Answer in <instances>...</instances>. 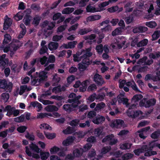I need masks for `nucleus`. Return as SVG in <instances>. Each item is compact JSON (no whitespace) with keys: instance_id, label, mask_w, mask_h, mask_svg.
<instances>
[{"instance_id":"f257e3e1","label":"nucleus","mask_w":160,"mask_h":160,"mask_svg":"<svg viewBox=\"0 0 160 160\" xmlns=\"http://www.w3.org/2000/svg\"><path fill=\"white\" fill-rule=\"evenodd\" d=\"M124 92H122L117 96V99L114 98L112 100L111 102H108L107 103V106L108 110H112L110 107V105H115L117 102V100L118 103H122L123 104L125 105L128 108L130 105H129V104L128 103V99L124 97Z\"/></svg>"},{"instance_id":"f03ea898","label":"nucleus","mask_w":160,"mask_h":160,"mask_svg":"<svg viewBox=\"0 0 160 160\" xmlns=\"http://www.w3.org/2000/svg\"><path fill=\"white\" fill-rule=\"evenodd\" d=\"M31 149L33 151H34L36 153H32L28 147L27 146L25 147L26 152V154L29 156L32 157V158L38 159L40 158V155L38 154L40 151V149L38 146L33 143H32L29 145Z\"/></svg>"},{"instance_id":"7ed1b4c3","label":"nucleus","mask_w":160,"mask_h":160,"mask_svg":"<svg viewBox=\"0 0 160 160\" xmlns=\"http://www.w3.org/2000/svg\"><path fill=\"white\" fill-rule=\"evenodd\" d=\"M136 106V104H132L128 108V109L127 112V115L132 118L138 117L142 119L145 117L146 116L140 111H137L134 112L132 109L134 108Z\"/></svg>"},{"instance_id":"20e7f679","label":"nucleus","mask_w":160,"mask_h":160,"mask_svg":"<svg viewBox=\"0 0 160 160\" xmlns=\"http://www.w3.org/2000/svg\"><path fill=\"white\" fill-rule=\"evenodd\" d=\"M18 42H12L9 45V47H5L3 49L4 52H7L9 50L11 52L10 56L12 57L14 54L15 52L19 48L20 46H19L18 43Z\"/></svg>"},{"instance_id":"39448f33","label":"nucleus","mask_w":160,"mask_h":160,"mask_svg":"<svg viewBox=\"0 0 160 160\" xmlns=\"http://www.w3.org/2000/svg\"><path fill=\"white\" fill-rule=\"evenodd\" d=\"M4 111L7 112L6 115L10 117L12 115H13L14 117H16L19 115L20 110L16 109L15 108L8 105L5 107Z\"/></svg>"},{"instance_id":"423d86ee","label":"nucleus","mask_w":160,"mask_h":160,"mask_svg":"<svg viewBox=\"0 0 160 160\" xmlns=\"http://www.w3.org/2000/svg\"><path fill=\"white\" fill-rule=\"evenodd\" d=\"M83 58L81 62L78 64V68L80 71H83L85 70L89 65L91 64L92 62L89 59Z\"/></svg>"},{"instance_id":"0eeeda50","label":"nucleus","mask_w":160,"mask_h":160,"mask_svg":"<svg viewBox=\"0 0 160 160\" xmlns=\"http://www.w3.org/2000/svg\"><path fill=\"white\" fill-rule=\"evenodd\" d=\"M12 87V84L8 81H0V88L7 92H10Z\"/></svg>"},{"instance_id":"6e6552de","label":"nucleus","mask_w":160,"mask_h":160,"mask_svg":"<svg viewBox=\"0 0 160 160\" xmlns=\"http://www.w3.org/2000/svg\"><path fill=\"white\" fill-rule=\"evenodd\" d=\"M126 85L127 86L131 87L133 90L138 91V89L134 81H129L126 82V81H121L119 82V87L122 88Z\"/></svg>"},{"instance_id":"1a4fd4ad","label":"nucleus","mask_w":160,"mask_h":160,"mask_svg":"<svg viewBox=\"0 0 160 160\" xmlns=\"http://www.w3.org/2000/svg\"><path fill=\"white\" fill-rule=\"evenodd\" d=\"M156 101L154 99L147 100L145 99H143L140 102V106L141 107H144L146 108H148L151 106L155 105Z\"/></svg>"},{"instance_id":"9d476101","label":"nucleus","mask_w":160,"mask_h":160,"mask_svg":"<svg viewBox=\"0 0 160 160\" xmlns=\"http://www.w3.org/2000/svg\"><path fill=\"white\" fill-rule=\"evenodd\" d=\"M117 141V139L115 138L114 135L111 134L106 136L102 140V142L110 145H113L116 144Z\"/></svg>"},{"instance_id":"9b49d317","label":"nucleus","mask_w":160,"mask_h":160,"mask_svg":"<svg viewBox=\"0 0 160 160\" xmlns=\"http://www.w3.org/2000/svg\"><path fill=\"white\" fill-rule=\"evenodd\" d=\"M48 72L44 71H42L39 73L36 72L33 75L34 79L33 80H38V79H36V78H39V80H44L47 78L48 76L47 75Z\"/></svg>"},{"instance_id":"f8f14e48","label":"nucleus","mask_w":160,"mask_h":160,"mask_svg":"<svg viewBox=\"0 0 160 160\" xmlns=\"http://www.w3.org/2000/svg\"><path fill=\"white\" fill-rule=\"evenodd\" d=\"M124 124V122L121 119H115L112 120L110 124V126L112 128H120Z\"/></svg>"},{"instance_id":"ddd939ff","label":"nucleus","mask_w":160,"mask_h":160,"mask_svg":"<svg viewBox=\"0 0 160 160\" xmlns=\"http://www.w3.org/2000/svg\"><path fill=\"white\" fill-rule=\"evenodd\" d=\"M51 94L50 92H48L46 93L45 94H42L40 96H38V100L39 101L42 103L44 105L52 104H53V102H51L49 100H44L43 99V98L44 97L49 95H50Z\"/></svg>"},{"instance_id":"4468645a","label":"nucleus","mask_w":160,"mask_h":160,"mask_svg":"<svg viewBox=\"0 0 160 160\" xmlns=\"http://www.w3.org/2000/svg\"><path fill=\"white\" fill-rule=\"evenodd\" d=\"M87 81H83L81 83L79 81H77L74 87L75 88L80 87V90L81 91L83 92L86 90L87 87Z\"/></svg>"},{"instance_id":"2eb2a0df","label":"nucleus","mask_w":160,"mask_h":160,"mask_svg":"<svg viewBox=\"0 0 160 160\" xmlns=\"http://www.w3.org/2000/svg\"><path fill=\"white\" fill-rule=\"evenodd\" d=\"M148 30L147 27L142 26L138 25L134 27L132 32L134 33H143Z\"/></svg>"},{"instance_id":"dca6fc26","label":"nucleus","mask_w":160,"mask_h":160,"mask_svg":"<svg viewBox=\"0 0 160 160\" xmlns=\"http://www.w3.org/2000/svg\"><path fill=\"white\" fill-rule=\"evenodd\" d=\"M69 97L70 98H72V100L73 102L72 103V106H73L74 108H76L79 103L78 100L81 98V96H78L76 97L75 94L74 93H72L69 95Z\"/></svg>"},{"instance_id":"f3484780","label":"nucleus","mask_w":160,"mask_h":160,"mask_svg":"<svg viewBox=\"0 0 160 160\" xmlns=\"http://www.w3.org/2000/svg\"><path fill=\"white\" fill-rule=\"evenodd\" d=\"M119 20L118 18L113 19L110 22L109 20L107 19L102 22L99 23L100 26H103L105 24H108L110 22L112 24V25L114 26L116 25L118 22Z\"/></svg>"},{"instance_id":"a211bd4d","label":"nucleus","mask_w":160,"mask_h":160,"mask_svg":"<svg viewBox=\"0 0 160 160\" xmlns=\"http://www.w3.org/2000/svg\"><path fill=\"white\" fill-rule=\"evenodd\" d=\"M55 22L45 21L43 22L42 27L48 30H51L55 26Z\"/></svg>"},{"instance_id":"6ab92c4d","label":"nucleus","mask_w":160,"mask_h":160,"mask_svg":"<svg viewBox=\"0 0 160 160\" xmlns=\"http://www.w3.org/2000/svg\"><path fill=\"white\" fill-rule=\"evenodd\" d=\"M126 41L124 38H118L115 39V42L117 43V47L118 49L122 48L125 44Z\"/></svg>"},{"instance_id":"aec40b11","label":"nucleus","mask_w":160,"mask_h":160,"mask_svg":"<svg viewBox=\"0 0 160 160\" xmlns=\"http://www.w3.org/2000/svg\"><path fill=\"white\" fill-rule=\"evenodd\" d=\"M12 20L10 18H8L7 15L6 16L4 19L3 29L4 30H7L12 24Z\"/></svg>"},{"instance_id":"412c9836","label":"nucleus","mask_w":160,"mask_h":160,"mask_svg":"<svg viewBox=\"0 0 160 160\" xmlns=\"http://www.w3.org/2000/svg\"><path fill=\"white\" fill-rule=\"evenodd\" d=\"M105 118L101 115H98L93 120V122L95 124H98L102 123L105 120Z\"/></svg>"},{"instance_id":"4be33fe9","label":"nucleus","mask_w":160,"mask_h":160,"mask_svg":"<svg viewBox=\"0 0 160 160\" xmlns=\"http://www.w3.org/2000/svg\"><path fill=\"white\" fill-rule=\"evenodd\" d=\"M150 145V149H148L147 146H145V147H146V148H145L144 151L146 152L145 153L144 155L146 156H150L151 155H155L157 154V152L156 151H152L151 150L152 148V147H151V146Z\"/></svg>"},{"instance_id":"5701e85b","label":"nucleus","mask_w":160,"mask_h":160,"mask_svg":"<svg viewBox=\"0 0 160 160\" xmlns=\"http://www.w3.org/2000/svg\"><path fill=\"white\" fill-rule=\"evenodd\" d=\"M86 11L87 12L93 13L100 11L95 7V6L91 4L88 5L86 8Z\"/></svg>"},{"instance_id":"b1692460","label":"nucleus","mask_w":160,"mask_h":160,"mask_svg":"<svg viewBox=\"0 0 160 160\" xmlns=\"http://www.w3.org/2000/svg\"><path fill=\"white\" fill-rule=\"evenodd\" d=\"M91 48H89L84 50L85 51L84 52V54L82 55L81 57L89 59V58L92 55V53L91 52Z\"/></svg>"},{"instance_id":"393cba45","label":"nucleus","mask_w":160,"mask_h":160,"mask_svg":"<svg viewBox=\"0 0 160 160\" xmlns=\"http://www.w3.org/2000/svg\"><path fill=\"white\" fill-rule=\"evenodd\" d=\"M75 140L74 137H69L62 142V144L64 146H68L72 143Z\"/></svg>"},{"instance_id":"a878e982","label":"nucleus","mask_w":160,"mask_h":160,"mask_svg":"<svg viewBox=\"0 0 160 160\" xmlns=\"http://www.w3.org/2000/svg\"><path fill=\"white\" fill-rule=\"evenodd\" d=\"M20 28L22 29L19 34L18 35V38L19 39L22 38L26 34V28L24 24L22 23L20 25Z\"/></svg>"},{"instance_id":"bb28decb","label":"nucleus","mask_w":160,"mask_h":160,"mask_svg":"<svg viewBox=\"0 0 160 160\" xmlns=\"http://www.w3.org/2000/svg\"><path fill=\"white\" fill-rule=\"evenodd\" d=\"M101 18V16L99 15H91L87 18V21L88 22H90L98 20L100 19Z\"/></svg>"},{"instance_id":"cd10ccee","label":"nucleus","mask_w":160,"mask_h":160,"mask_svg":"<svg viewBox=\"0 0 160 160\" xmlns=\"http://www.w3.org/2000/svg\"><path fill=\"white\" fill-rule=\"evenodd\" d=\"M40 156L42 160H46L50 156V153L49 152H41Z\"/></svg>"},{"instance_id":"c85d7f7f","label":"nucleus","mask_w":160,"mask_h":160,"mask_svg":"<svg viewBox=\"0 0 160 160\" xmlns=\"http://www.w3.org/2000/svg\"><path fill=\"white\" fill-rule=\"evenodd\" d=\"M58 46V43L56 42H51L48 46L49 49L51 50L56 49Z\"/></svg>"},{"instance_id":"c756f323","label":"nucleus","mask_w":160,"mask_h":160,"mask_svg":"<svg viewBox=\"0 0 160 160\" xmlns=\"http://www.w3.org/2000/svg\"><path fill=\"white\" fill-rule=\"evenodd\" d=\"M150 129V127H148L142 129L141 130V133H140V131H138L137 132V134H138L139 137L143 139H144L146 138V136L143 135V133L146 131Z\"/></svg>"},{"instance_id":"7c9ffc66","label":"nucleus","mask_w":160,"mask_h":160,"mask_svg":"<svg viewBox=\"0 0 160 160\" xmlns=\"http://www.w3.org/2000/svg\"><path fill=\"white\" fill-rule=\"evenodd\" d=\"M45 110L48 112H53L57 111L58 109L56 106L53 105H48L46 107Z\"/></svg>"},{"instance_id":"2f4dec72","label":"nucleus","mask_w":160,"mask_h":160,"mask_svg":"<svg viewBox=\"0 0 160 160\" xmlns=\"http://www.w3.org/2000/svg\"><path fill=\"white\" fill-rule=\"evenodd\" d=\"M32 88H28L26 85H23L21 86L20 90L19 92V94L22 95L25 92L26 90L29 91L31 90Z\"/></svg>"},{"instance_id":"473e14b6","label":"nucleus","mask_w":160,"mask_h":160,"mask_svg":"<svg viewBox=\"0 0 160 160\" xmlns=\"http://www.w3.org/2000/svg\"><path fill=\"white\" fill-rule=\"evenodd\" d=\"M142 96L141 94L136 95L132 99V103H136L142 98Z\"/></svg>"},{"instance_id":"72a5a7b5","label":"nucleus","mask_w":160,"mask_h":160,"mask_svg":"<svg viewBox=\"0 0 160 160\" xmlns=\"http://www.w3.org/2000/svg\"><path fill=\"white\" fill-rule=\"evenodd\" d=\"M63 109L67 112H69L72 110H74V108L73 106L67 104L63 105Z\"/></svg>"},{"instance_id":"f704fd0d","label":"nucleus","mask_w":160,"mask_h":160,"mask_svg":"<svg viewBox=\"0 0 160 160\" xmlns=\"http://www.w3.org/2000/svg\"><path fill=\"white\" fill-rule=\"evenodd\" d=\"M44 134L47 138L49 139H52L55 138L56 136V134L54 133H49L44 132Z\"/></svg>"},{"instance_id":"c9c22d12","label":"nucleus","mask_w":160,"mask_h":160,"mask_svg":"<svg viewBox=\"0 0 160 160\" xmlns=\"http://www.w3.org/2000/svg\"><path fill=\"white\" fill-rule=\"evenodd\" d=\"M106 26H105V25H104V26H105V27L101 29L100 30L102 32H107L110 31L112 30V26L110 25H108V24Z\"/></svg>"},{"instance_id":"e433bc0d","label":"nucleus","mask_w":160,"mask_h":160,"mask_svg":"<svg viewBox=\"0 0 160 160\" xmlns=\"http://www.w3.org/2000/svg\"><path fill=\"white\" fill-rule=\"evenodd\" d=\"M74 10L73 8H66L62 11V13L63 14H69L72 12Z\"/></svg>"},{"instance_id":"4c0bfd02","label":"nucleus","mask_w":160,"mask_h":160,"mask_svg":"<svg viewBox=\"0 0 160 160\" xmlns=\"http://www.w3.org/2000/svg\"><path fill=\"white\" fill-rule=\"evenodd\" d=\"M39 128L42 129L48 130H52V127L49 125L45 123L41 124L39 126Z\"/></svg>"},{"instance_id":"58836bf2","label":"nucleus","mask_w":160,"mask_h":160,"mask_svg":"<svg viewBox=\"0 0 160 160\" xmlns=\"http://www.w3.org/2000/svg\"><path fill=\"white\" fill-rule=\"evenodd\" d=\"M32 19L31 17L28 15H26L23 19V22L26 25H28L29 24L30 21Z\"/></svg>"},{"instance_id":"ea45409f","label":"nucleus","mask_w":160,"mask_h":160,"mask_svg":"<svg viewBox=\"0 0 160 160\" xmlns=\"http://www.w3.org/2000/svg\"><path fill=\"white\" fill-rule=\"evenodd\" d=\"M121 28H118L115 29L112 33V35L113 36H115L117 35L120 34L122 32Z\"/></svg>"},{"instance_id":"a19ab883","label":"nucleus","mask_w":160,"mask_h":160,"mask_svg":"<svg viewBox=\"0 0 160 160\" xmlns=\"http://www.w3.org/2000/svg\"><path fill=\"white\" fill-rule=\"evenodd\" d=\"M148 42V40L147 39H144L138 43L137 46L138 47L145 46L147 44Z\"/></svg>"},{"instance_id":"79ce46f5","label":"nucleus","mask_w":160,"mask_h":160,"mask_svg":"<svg viewBox=\"0 0 160 160\" xmlns=\"http://www.w3.org/2000/svg\"><path fill=\"white\" fill-rule=\"evenodd\" d=\"M132 144L131 143H125L120 145V148L123 149H129L130 148Z\"/></svg>"},{"instance_id":"37998d69","label":"nucleus","mask_w":160,"mask_h":160,"mask_svg":"<svg viewBox=\"0 0 160 160\" xmlns=\"http://www.w3.org/2000/svg\"><path fill=\"white\" fill-rule=\"evenodd\" d=\"M133 155L131 153H127L125 154L122 158V160H119L118 158H116L115 159H112L111 160H124L125 159H128L131 158Z\"/></svg>"},{"instance_id":"c03bdc74","label":"nucleus","mask_w":160,"mask_h":160,"mask_svg":"<svg viewBox=\"0 0 160 160\" xmlns=\"http://www.w3.org/2000/svg\"><path fill=\"white\" fill-rule=\"evenodd\" d=\"M152 40H155L160 37V30H157L154 32L152 35Z\"/></svg>"},{"instance_id":"a18cd8bd","label":"nucleus","mask_w":160,"mask_h":160,"mask_svg":"<svg viewBox=\"0 0 160 160\" xmlns=\"http://www.w3.org/2000/svg\"><path fill=\"white\" fill-rule=\"evenodd\" d=\"M24 15L23 13L21 12H19L14 17V18L16 21H18L22 19Z\"/></svg>"},{"instance_id":"49530a36","label":"nucleus","mask_w":160,"mask_h":160,"mask_svg":"<svg viewBox=\"0 0 160 160\" xmlns=\"http://www.w3.org/2000/svg\"><path fill=\"white\" fill-rule=\"evenodd\" d=\"M106 106L105 104L103 102H102L100 103L97 105L96 107L95 108L96 111H99L105 107Z\"/></svg>"},{"instance_id":"de8ad7c7","label":"nucleus","mask_w":160,"mask_h":160,"mask_svg":"<svg viewBox=\"0 0 160 160\" xmlns=\"http://www.w3.org/2000/svg\"><path fill=\"white\" fill-rule=\"evenodd\" d=\"M9 97V95L8 93H3L1 95V99L4 102H6L8 101Z\"/></svg>"},{"instance_id":"09e8293b","label":"nucleus","mask_w":160,"mask_h":160,"mask_svg":"<svg viewBox=\"0 0 160 160\" xmlns=\"http://www.w3.org/2000/svg\"><path fill=\"white\" fill-rule=\"evenodd\" d=\"M145 24L148 27L151 28H155L157 26V23L154 21L147 22Z\"/></svg>"},{"instance_id":"8fccbe9b","label":"nucleus","mask_w":160,"mask_h":160,"mask_svg":"<svg viewBox=\"0 0 160 160\" xmlns=\"http://www.w3.org/2000/svg\"><path fill=\"white\" fill-rule=\"evenodd\" d=\"M145 147V146H143L141 149H138L134 150V152L135 154L137 155H139L141 153L144 152L145 148H146V147Z\"/></svg>"},{"instance_id":"3c124183","label":"nucleus","mask_w":160,"mask_h":160,"mask_svg":"<svg viewBox=\"0 0 160 160\" xmlns=\"http://www.w3.org/2000/svg\"><path fill=\"white\" fill-rule=\"evenodd\" d=\"M25 118L24 115L22 114L20 116L14 118V120L15 122H21L24 121Z\"/></svg>"},{"instance_id":"603ef678","label":"nucleus","mask_w":160,"mask_h":160,"mask_svg":"<svg viewBox=\"0 0 160 160\" xmlns=\"http://www.w3.org/2000/svg\"><path fill=\"white\" fill-rule=\"evenodd\" d=\"M55 61V57L53 55H50L48 58L47 62L45 65V67L47 66L49 62L53 63Z\"/></svg>"},{"instance_id":"864d4df0","label":"nucleus","mask_w":160,"mask_h":160,"mask_svg":"<svg viewBox=\"0 0 160 160\" xmlns=\"http://www.w3.org/2000/svg\"><path fill=\"white\" fill-rule=\"evenodd\" d=\"M30 7L32 9L35 11H39L40 8L39 5L35 3L32 4Z\"/></svg>"},{"instance_id":"5fc2aeb1","label":"nucleus","mask_w":160,"mask_h":160,"mask_svg":"<svg viewBox=\"0 0 160 160\" xmlns=\"http://www.w3.org/2000/svg\"><path fill=\"white\" fill-rule=\"evenodd\" d=\"M11 70L14 72H18L20 70V68L16 64H13L11 67Z\"/></svg>"},{"instance_id":"6e6d98bb","label":"nucleus","mask_w":160,"mask_h":160,"mask_svg":"<svg viewBox=\"0 0 160 160\" xmlns=\"http://www.w3.org/2000/svg\"><path fill=\"white\" fill-rule=\"evenodd\" d=\"M96 50L99 54H101L103 51V45L100 44L96 47Z\"/></svg>"},{"instance_id":"4d7b16f0","label":"nucleus","mask_w":160,"mask_h":160,"mask_svg":"<svg viewBox=\"0 0 160 160\" xmlns=\"http://www.w3.org/2000/svg\"><path fill=\"white\" fill-rule=\"evenodd\" d=\"M102 131L99 128L96 129L94 132V134L97 136H98L100 138H102L103 134H102Z\"/></svg>"},{"instance_id":"13d9d810","label":"nucleus","mask_w":160,"mask_h":160,"mask_svg":"<svg viewBox=\"0 0 160 160\" xmlns=\"http://www.w3.org/2000/svg\"><path fill=\"white\" fill-rule=\"evenodd\" d=\"M60 150V148L56 146L51 148L50 151L51 154H54L57 153Z\"/></svg>"},{"instance_id":"bf43d9fd","label":"nucleus","mask_w":160,"mask_h":160,"mask_svg":"<svg viewBox=\"0 0 160 160\" xmlns=\"http://www.w3.org/2000/svg\"><path fill=\"white\" fill-rule=\"evenodd\" d=\"M27 127L24 126H21L18 127L17 129V131L19 133L24 132L27 129Z\"/></svg>"},{"instance_id":"052dcab7","label":"nucleus","mask_w":160,"mask_h":160,"mask_svg":"<svg viewBox=\"0 0 160 160\" xmlns=\"http://www.w3.org/2000/svg\"><path fill=\"white\" fill-rule=\"evenodd\" d=\"M41 18L40 17L36 16L33 18L32 22V24L34 25L35 26H37L39 23Z\"/></svg>"},{"instance_id":"680f3d73","label":"nucleus","mask_w":160,"mask_h":160,"mask_svg":"<svg viewBox=\"0 0 160 160\" xmlns=\"http://www.w3.org/2000/svg\"><path fill=\"white\" fill-rule=\"evenodd\" d=\"M90 31L88 29L86 28L80 29L78 31V33L81 35H83L87 33Z\"/></svg>"},{"instance_id":"e2e57ef3","label":"nucleus","mask_w":160,"mask_h":160,"mask_svg":"<svg viewBox=\"0 0 160 160\" xmlns=\"http://www.w3.org/2000/svg\"><path fill=\"white\" fill-rule=\"evenodd\" d=\"M150 58L153 59H157L160 57V52H156L155 53H152L150 55Z\"/></svg>"},{"instance_id":"0e129e2a","label":"nucleus","mask_w":160,"mask_h":160,"mask_svg":"<svg viewBox=\"0 0 160 160\" xmlns=\"http://www.w3.org/2000/svg\"><path fill=\"white\" fill-rule=\"evenodd\" d=\"M25 137L31 141H33L35 139V136L33 134L29 133L28 132L25 135Z\"/></svg>"},{"instance_id":"69168bd1","label":"nucleus","mask_w":160,"mask_h":160,"mask_svg":"<svg viewBox=\"0 0 160 160\" xmlns=\"http://www.w3.org/2000/svg\"><path fill=\"white\" fill-rule=\"evenodd\" d=\"M11 39V36L8 34H6L4 35V39L3 40V43H7L10 42Z\"/></svg>"},{"instance_id":"338daca9","label":"nucleus","mask_w":160,"mask_h":160,"mask_svg":"<svg viewBox=\"0 0 160 160\" xmlns=\"http://www.w3.org/2000/svg\"><path fill=\"white\" fill-rule=\"evenodd\" d=\"M118 7L117 6H115L108 8V9L107 10L110 12L112 13L118 11Z\"/></svg>"},{"instance_id":"774afa93","label":"nucleus","mask_w":160,"mask_h":160,"mask_svg":"<svg viewBox=\"0 0 160 160\" xmlns=\"http://www.w3.org/2000/svg\"><path fill=\"white\" fill-rule=\"evenodd\" d=\"M160 136V131H158L155 132L152 134L151 137L154 139H156L158 138Z\"/></svg>"}]
</instances>
